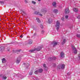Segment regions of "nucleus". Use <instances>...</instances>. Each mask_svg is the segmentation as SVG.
Masks as SVG:
<instances>
[{"label":"nucleus","instance_id":"obj_1","mask_svg":"<svg viewBox=\"0 0 80 80\" xmlns=\"http://www.w3.org/2000/svg\"><path fill=\"white\" fill-rule=\"evenodd\" d=\"M41 49H42V47L39 46L37 48H34L33 49L30 50L29 51V52H33L35 51H40Z\"/></svg>","mask_w":80,"mask_h":80},{"label":"nucleus","instance_id":"obj_2","mask_svg":"<svg viewBox=\"0 0 80 80\" xmlns=\"http://www.w3.org/2000/svg\"><path fill=\"white\" fill-rule=\"evenodd\" d=\"M57 68L58 69H60L61 68L62 70L64 69L65 68V64H61L58 65L57 67Z\"/></svg>","mask_w":80,"mask_h":80},{"label":"nucleus","instance_id":"obj_3","mask_svg":"<svg viewBox=\"0 0 80 80\" xmlns=\"http://www.w3.org/2000/svg\"><path fill=\"white\" fill-rule=\"evenodd\" d=\"M56 27H57V30L58 31L60 28V22L58 21H57L56 22Z\"/></svg>","mask_w":80,"mask_h":80},{"label":"nucleus","instance_id":"obj_4","mask_svg":"<svg viewBox=\"0 0 80 80\" xmlns=\"http://www.w3.org/2000/svg\"><path fill=\"white\" fill-rule=\"evenodd\" d=\"M56 57H53L52 58L49 57V58H48V60L49 61H52L54 60H56Z\"/></svg>","mask_w":80,"mask_h":80},{"label":"nucleus","instance_id":"obj_5","mask_svg":"<svg viewBox=\"0 0 80 80\" xmlns=\"http://www.w3.org/2000/svg\"><path fill=\"white\" fill-rule=\"evenodd\" d=\"M34 14H35V15H39V16H40V17H42V16H43L42 14H40V12H38L37 11H35L34 12Z\"/></svg>","mask_w":80,"mask_h":80},{"label":"nucleus","instance_id":"obj_6","mask_svg":"<svg viewBox=\"0 0 80 80\" xmlns=\"http://www.w3.org/2000/svg\"><path fill=\"white\" fill-rule=\"evenodd\" d=\"M60 55L61 58H64L65 57V53H64L63 52H61Z\"/></svg>","mask_w":80,"mask_h":80},{"label":"nucleus","instance_id":"obj_7","mask_svg":"<svg viewBox=\"0 0 80 80\" xmlns=\"http://www.w3.org/2000/svg\"><path fill=\"white\" fill-rule=\"evenodd\" d=\"M21 58L20 57H19L17 58L16 62L17 63H19L21 60Z\"/></svg>","mask_w":80,"mask_h":80},{"label":"nucleus","instance_id":"obj_8","mask_svg":"<svg viewBox=\"0 0 80 80\" xmlns=\"http://www.w3.org/2000/svg\"><path fill=\"white\" fill-rule=\"evenodd\" d=\"M0 77L2 78V80H6L7 79V77L3 76L2 74H0Z\"/></svg>","mask_w":80,"mask_h":80},{"label":"nucleus","instance_id":"obj_9","mask_svg":"<svg viewBox=\"0 0 80 80\" xmlns=\"http://www.w3.org/2000/svg\"><path fill=\"white\" fill-rule=\"evenodd\" d=\"M69 12L70 11H69V8H66L65 9V13H66V14L68 13H69Z\"/></svg>","mask_w":80,"mask_h":80},{"label":"nucleus","instance_id":"obj_10","mask_svg":"<svg viewBox=\"0 0 80 80\" xmlns=\"http://www.w3.org/2000/svg\"><path fill=\"white\" fill-rule=\"evenodd\" d=\"M43 66L44 67V69L45 71H47V69H48V68L46 66V64H43Z\"/></svg>","mask_w":80,"mask_h":80},{"label":"nucleus","instance_id":"obj_11","mask_svg":"<svg viewBox=\"0 0 80 80\" xmlns=\"http://www.w3.org/2000/svg\"><path fill=\"white\" fill-rule=\"evenodd\" d=\"M48 23L49 24H50L52 22V18H49L48 19Z\"/></svg>","mask_w":80,"mask_h":80},{"label":"nucleus","instance_id":"obj_12","mask_svg":"<svg viewBox=\"0 0 80 80\" xmlns=\"http://www.w3.org/2000/svg\"><path fill=\"white\" fill-rule=\"evenodd\" d=\"M41 11L42 12L46 13V12H47V9H42L41 10Z\"/></svg>","mask_w":80,"mask_h":80},{"label":"nucleus","instance_id":"obj_13","mask_svg":"<svg viewBox=\"0 0 80 80\" xmlns=\"http://www.w3.org/2000/svg\"><path fill=\"white\" fill-rule=\"evenodd\" d=\"M24 65H26V68H28V67L30 66V64L28 63L26 64L25 63H24Z\"/></svg>","mask_w":80,"mask_h":80},{"label":"nucleus","instance_id":"obj_14","mask_svg":"<svg viewBox=\"0 0 80 80\" xmlns=\"http://www.w3.org/2000/svg\"><path fill=\"white\" fill-rule=\"evenodd\" d=\"M32 43V40H29L28 41V44L29 45H31Z\"/></svg>","mask_w":80,"mask_h":80},{"label":"nucleus","instance_id":"obj_15","mask_svg":"<svg viewBox=\"0 0 80 80\" xmlns=\"http://www.w3.org/2000/svg\"><path fill=\"white\" fill-rule=\"evenodd\" d=\"M4 49H5V47L4 46L0 47V50H3Z\"/></svg>","mask_w":80,"mask_h":80},{"label":"nucleus","instance_id":"obj_16","mask_svg":"<svg viewBox=\"0 0 80 80\" xmlns=\"http://www.w3.org/2000/svg\"><path fill=\"white\" fill-rule=\"evenodd\" d=\"M53 43H54L53 47H55V45H57L58 43L55 41H54V42H53Z\"/></svg>","mask_w":80,"mask_h":80},{"label":"nucleus","instance_id":"obj_17","mask_svg":"<svg viewBox=\"0 0 80 80\" xmlns=\"http://www.w3.org/2000/svg\"><path fill=\"white\" fill-rule=\"evenodd\" d=\"M65 42H66V39H64L62 42V44L64 45V43H65Z\"/></svg>","mask_w":80,"mask_h":80},{"label":"nucleus","instance_id":"obj_18","mask_svg":"<svg viewBox=\"0 0 80 80\" xmlns=\"http://www.w3.org/2000/svg\"><path fill=\"white\" fill-rule=\"evenodd\" d=\"M38 72L39 73H42L43 72V69H39L38 70Z\"/></svg>","mask_w":80,"mask_h":80},{"label":"nucleus","instance_id":"obj_19","mask_svg":"<svg viewBox=\"0 0 80 80\" xmlns=\"http://www.w3.org/2000/svg\"><path fill=\"white\" fill-rule=\"evenodd\" d=\"M73 50H76V48H75V47L73 46V45H72L71 46Z\"/></svg>","mask_w":80,"mask_h":80},{"label":"nucleus","instance_id":"obj_20","mask_svg":"<svg viewBox=\"0 0 80 80\" xmlns=\"http://www.w3.org/2000/svg\"><path fill=\"white\" fill-rule=\"evenodd\" d=\"M36 19L38 23H40L41 22V21H40V19L39 18H36Z\"/></svg>","mask_w":80,"mask_h":80},{"label":"nucleus","instance_id":"obj_21","mask_svg":"<svg viewBox=\"0 0 80 80\" xmlns=\"http://www.w3.org/2000/svg\"><path fill=\"white\" fill-rule=\"evenodd\" d=\"M57 3H56V2H53L52 3V5L54 7H56V5Z\"/></svg>","mask_w":80,"mask_h":80},{"label":"nucleus","instance_id":"obj_22","mask_svg":"<svg viewBox=\"0 0 80 80\" xmlns=\"http://www.w3.org/2000/svg\"><path fill=\"white\" fill-rule=\"evenodd\" d=\"M73 11L75 12H78V9L76 8H74L73 9Z\"/></svg>","mask_w":80,"mask_h":80},{"label":"nucleus","instance_id":"obj_23","mask_svg":"<svg viewBox=\"0 0 80 80\" xmlns=\"http://www.w3.org/2000/svg\"><path fill=\"white\" fill-rule=\"evenodd\" d=\"M53 12L55 13H58V10L57 9H54L53 11Z\"/></svg>","mask_w":80,"mask_h":80},{"label":"nucleus","instance_id":"obj_24","mask_svg":"<svg viewBox=\"0 0 80 80\" xmlns=\"http://www.w3.org/2000/svg\"><path fill=\"white\" fill-rule=\"evenodd\" d=\"M20 51H21V50H17L15 52L16 53H18L20 52Z\"/></svg>","mask_w":80,"mask_h":80},{"label":"nucleus","instance_id":"obj_25","mask_svg":"<svg viewBox=\"0 0 80 80\" xmlns=\"http://www.w3.org/2000/svg\"><path fill=\"white\" fill-rule=\"evenodd\" d=\"M38 73H39V72L38 70H36V71H35L34 72L35 74H36V75H37V74H38Z\"/></svg>","mask_w":80,"mask_h":80},{"label":"nucleus","instance_id":"obj_26","mask_svg":"<svg viewBox=\"0 0 80 80\" xmlns=\"http://www.w3.org/2000/svg\"><path fill=\"white\" fill-rule=\"evenodd\" d=\"M19 77H20V78H23V76L22 75H20L19 76Z\"/></svg>","mask_w":80,"mask_h":80},{"label":"nucleus","instance_id":"obj_27","mask_svg":"<svg viewBox=\"0 0 80 80\" xmlns=\"http://www.w3.org/2000/svg\"><path fill=\"white\" fill-rule=\"evenodd\" d=\"M74 53L76 54L77 53V49H75V50L74 51Z\"/></svg>","mask_w":80,"mask_h":80},{"label":"nucleus","instance_id":"obj_28","mask_svg":"<svg viewBox=\"0 0 80 80\" xmlns=\"http://www.w3.org/2000/svg\"><path fill=\"white\" fill-rule=\"evenodd\" d=\"M4 1H0V3H1V4H4Z\"/></svg>","mask_w":80,"mask_h":80},{"label":"nucleus","instance_id":"obj_29","mask_svg":"<svg viewBox=\"0 0 80 80\" xmlns=\"http://www.w3.org/2000/svg\"><path fill=\"white\" fill-rule=\"evenodd\" d=\"M71 74H72V72H69L67 73V75H71Z\"/></svg>","mask_w":80,"mask_h":80},{"label":"nucleus","instance_id":"obj_30","mask_svg":"<svg viewBox=\"0 0 80 80\" xmlns=\"http://www.w3.org/2000/svg\"><path fill=\"white\" fill-rule=\"evenodd\" d=\"M40 27L41 28H43V25L42 24H41L40 25Z\"/></svg>","mask_w":80,"mask_h":80},{"label":"nucleus","instance_id":"obj_31","mask_svg":"<svg viewBox=\"0 0 80 80\" xmlns=\"http://www.w3.org/2000/svg\"><path fill=\"white\" fill-rule=\"evenodd\" d=\"M2 63L3 62H5V58H3L2 60Z\"/></svg>","mask_w":80,"mask_h":80},{"label":"nucleus","instance_id":"obj_32","mask_svg":"<svg viewBox=\"0 0 80 80\" xmlns=\"http://www.w3.org/2000/svg\"><path fill=\"white\" fill-rule=\"evenodd\" d=\"M32 73H33V72H32V71H31L29 72V75H32Z\"/></svg>","mask_w":80,"mask_h":80},{"label":"nucleus","instance_id":"obj_33","mask_svg":"<svg viewBox=\"0 0 80 80\" xmlns=\"http://www.w3.org/2000/svg\"><path fill=\"white\" fill-rule=\"evenodd\" d=\"M77 37H78V38H80V34H77Z\"/></svg>","mask_w":80,"mask_h":80},{"label":"nucleus","instance_id":"obj_34","mask_svg":"<svg viewBox=\"0 0 80 80\" xmlns=\"http://www.w3.org/2000/svg\"><path fill=\"white\" fill-rule=\"evenodd\" d=\"M32 3H33V4H36V2H34V1H32Z\"/></svg>","mask_w":80,"mask_h":80},{"label":"nucleus","instance_id":"obj_35","mask_svg":"<svg viewBox=\"0 0 80 80\" xmlns=\"http://www.w3.org/2000/svg\"><path fill=\"white\" fill-rule=\"evenodd\" d=\"M44 32H45V31L44 30H42L41 32V33H42V34H43Z\"/></svg>","mask_w":80,"mask_h":80},{"label":"nucleus","instance_id":"obj_36","mask_svg":"<svg viewBox=\"0 0 80 80\" xmlns=\"http://www.w3.org/2000/svg\"><path fill=\"white\" fill-rule=\"evenodd\" d=\"M61 20H62V21H65V20L64 19V18H63V17L61 19Z\"/></svg>","mask_w":80,"mask_h":80},{"label":"nucleus","instance_id":"obj_37","mask_svg":"<svg viewBox=\"0 0 80 80\" xmlns=\"http://www.w3.org/2000/svg\"><path fill=\"white\" fill-rule=\"evenodd\" d=\"M8 51H9L10 50V48L8 47L7 48Z\"/></svg>","mask_w":80,"mask_h":80},{"label":"nucleus","instance_id":"obj_38","mask_svg":"<svg viewBox=\"0 0 80 80\" xmlns=\"http://www.w3.org/2000/svg\"><path fill=\"white\" fill-rule=\"evenodd\" d=\"M68 18V16H65V18H66V19H67Z\"/></svg>","mask_w":80,"mask_h":80},{"label":"nucleus","instance_id":"obj_39","mask_svg":"<svg viewBox=\"0 0 80 80\" xmlns=\"http://www.w3.org/2000/svg\"><path fill=\"white\" fill-rule=\"evenodd\" d=\"M77 18L78 19H80V16H78V17H77Z\"/></svg>","mask_w":80,"mask_h":80},{"label":"nucleus","instance_id":"obj_40","mask_svg":"<svg viewBox=\"0 0 80 80\" xmlns=\"http://www.w3.org/2000/svg\"><path fill=\"white\" fill-rule=\"evenodd\" d=\"M20 38H22V37H23V35H22L21 36H20Z\"/></svg>","mask_w":80,"mask_h":80},{"label":"nucleus","instance_id":"obj_41","mask_svg":"<svg viewBox=\"0 0 80 80\" xmlns=\"http://www.w3.org/2000/svg\"><path fill=\"white\" fill-rule=\"evenodd\" d=\"M78 58H79V59H80V54H79L78 55Z\"/></svg>","mask_w":80,"mask_h":80},{"label":"nucleus","instance_id":"obj_42","mask_svg":"<svg viewBox=\"0 0 80 80\" xmlns=\"http://www.w3.org/2000/svg\"><path fill=\"white\" fill-rule=\"evenodd\" d=\"M36 35H37V33H34V36H36Z\"/></svg>","mask_w":80,"mask_h":80},{"label":"nucleus","instance_id":"obj_43","mask_svg":"<svg viewBox=\"0 0 80 80\" xmlns=\"http://www.w3.org/2000/svg\"><path fill=\"white\" fill-rule=\"evenodd\" d=\"M24 2H25V3H27L28 2L26 0H25Z\"/></svg>","mask_w":80,"mask_h":80},{"label":"nucleus","instance_id":"obj_44","mask_svg":"<svg viewBox=\"0 0 80 80\" xmlns=\"http://www.w3.org/2000/svg\"><path fill=\"white\" fill-rule=\"evenodd\" d=\"M32 78H33V79L34 80H35V78L34 77H33Z\"/></svg>","mask_w":80,"mask_h":80},{"label":"nucleus","instance_id":"obj_45","mask_svg":"<svg viewBox=\"0 0 80 80\" xmlns=\"http://www.w3.org/2000/svg\"><path fill=\"white\" fill-rule=\"evenodd\" d=\"M56 64H54V67H56Z\"/></svg>","mask_w":80,"mask_h":80},{"label":"nucleus","instance_id":"obj_46","mask_svg":"<svg viewBox=\"0 0 80 80\" xmlns=\"http://www.w3.org/2000/svg\"><path fill=\"white\" fill-rule=\"evenodd\" d=\"M4 1H8L9 0H4Z\"/></svg>","mask_w":80,"mask_h":80},{"label":"nucleus","instance_id":"obj_47","mask_svg":"<svg viewBox=\"0 0 80 80\" xmlns=\"http://www.w3.org/2000/svg\"><path fill=\"white\" fill-rule=\"evenodd\" d=\"M38 1H39V2H40V1H41V0H38Z\"/></svg>","mask_w":80,"mask_h":80}]
</instances>
